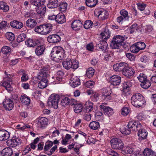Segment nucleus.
<instances>
[{
  "instance_id": "nucleus-1",
  "label": "nucleus",
  "mask_w": 156,
  "mask_h": 156,
  "mask_svg": "<svg viewBox=\"0 0 156 156\" xmlns=\"http://www.w3.org/2000/svg\"><path fill=\"white\" fill-rule=\"evenodd\" d=\"M140 127L141 124L139 122L131 121L129 122L127 126H124L120 128V131L122 134L129 135L131 131H136L137 128Z\"/></svg>"
},
{
  "instance_id": "nucleus-2",
  "label": "nucleus",
  "mask_w": 156,
  "mask_h": 156,
  "mask_svg": "<svg viewBox=\"0 0 156 156\" xmlns=\"http://www.w3.org/2000/svg\"><path fill=\"white\" fill-rule=\"evenodd\" d=\"M51 55L53 59L57 62L62 60L66 57L64 50L60 47H54L51 53Z\"/></svg>"
},
{
  "instance_id": "nucleus-3",
  "label": "nucleus",
  "mask_w": 156,
  "mask_h": 156,
  "mask_svg": "<svg viewBox=\"0 0 156 156\" xmlns=\"http://www.w3.org/2000/svg\"><path fill=\"white\" fill-rule=\"evenodd\" d=\"M131 100L132 105L137 108L142 107L145 103L144 97L140 93L133 94L132 96Z\"/></svg>"
},
{
  "instance_id": "nucleus-4",
  "label": "nucleus",
  "mask_w": 156,
  "mask_h": 156,
  "mask_svg": "<svg viewBox=\"0 0 156 156\" xmlns=\"http://www.w3.org/2000/svg\"><path fill=\"white\" fill-rule=\"evenodd\" d=\"M52 26L50 23L41 25L37 26L34 29L35 31L42 35H46L49 34L52 30Z\"/></svg>"
},
{
  "instance_id": "nucleus-5",
  "label": "nucleus",
  "mask_w": 156,
  "mask_h": 156,
  "mask_svg": "<svg viewBox=\"0 0 156 156\" xmlns=\"http://www.w3.org/2000/svg\"><path fill=\"white\" fill-rule=\"evenodd\" d=\"M124 40V38L122 36H116L113 39L110 46L112 49H118L120 46L124 45V43L123 41Z\"/></svg>"
},
{
  "instance_id": "nucleus-6",
  "label": "nucleus",
  "mask_w": 156,
  "mask_h": 156,
  "mask_svg": "<svg viewBox=\"0 0 156 156\" xmlns=\"http://www.w3.org/2000/svg\"><path fill=\"white\" fill-rule=\"evenodd\" d=\"M59 99L58 95L55 94H52L50 95L48 99L47 104L49 106L56 109L58 107V102Z\"/></svg>"
},
{
  "instance_id": "nucleus-7",
  "label": "nucleus",
  "mask_w": 156,
  "mask_h": 156,
  "mask_svg": "<svg viewBox=\"0 0 156 156\" xmlns=\"http://www.w3.org/2000/svg\"><path fill=\"white\" fill-rule=\"evenodd\" d=\"M62 65L64 68L67 70L71 68L73 69H76L78 67V62L73 59L68 58L62 62Z\"/></svg>"
},
{
  "instance_id": "nucleus-8",
  "label": "nucleus",
  "mask_w": 156,
  "mask_h": 156,
  "mask_svg": "<svg viewBox=\"0 0 156 156\" xmlns=\"http://www.w3.org/2000/svg\"><path fill=\"white\" fill-rule=\"evenodd\" d=\"M112 147L113 149L120 150L123 147V143L122 140L119 138L112 139L111 141Z\"/></svg>"
},
{
  "instance_id": "nucleus-9",
  "label": "nucleus",
  "mask_w": 156,
  "mask_h": 156,
  "mask_svg": "<svg viewBox=\"0 0 156 156\" xmlns=\"http://www.w3.org/2000/svg\"><path fill=\"white\" fill-rule=\"evenodd\" d=\"M94 14L99 19L102 20L106 19L108 16V12L101 8L95 9Z\"/></svg>"
},
{
  "instance_id": "nucleus-10",
  "label": "nucleus",
  "mask_w": 156,
  "mask_h": 156,
  "mask_svg": "<svg viewBox=\"0 0 156 156\" xmlns=\"http://www.w3.org/2000/svg\"><path fill=\"white\" fill-rule=\"evenodd\" d=\"M21 141L20 138L16 137V136H13L11 139L8 140L6 143L8 146L14 147L20 145L21 144Z\"/></svg>"
},
{
  "instance_id": "nucleus-11",
  "label": "nucleus",
  "mask_w": 156,
  "mask_h": 156,
  "mask_svg": "<svg viewBox=\"0 0 156 156\" xmlns=\"http://www.w3.org/2000/svg\"><path fill=\"white\" fill-rule=\"evenodd\" d=\"M49 68L48 67H44L41 69L39 72V74L37 76V79H47L49 73Z\"/></svg>"
},
{
  "instance_id": "nucleus-12",
  "label": "nucleus",
  "mask_w": 156,
  "mask_h": 156,
  "mask_svg": "<svg viewBox=\"0 0 156 156\" xmlns=\"http://www.w3.org/2000/svg\"><path fill=\"white\" fill-rule=\"evenodd\" d=\"M135 71L133 69L127 65L126 66L122 72L123 75L128 78L132 77Z\"/></svg>"
},
{
  "instance_id": "nucleus-13",
  "label": "nucleus",
  "mask_w": 156,
  "mask_h": 156,
  "mask_svg": "<svg viewBox=\"0 0 156 156\" xmlns=\"http://www.w3.org/2000/svg\"><path fill=\"white\" fill-rule=\"evenodd\" d=\"M100 107L101 110L104 111L105 115H107L108 117L111 116L113 113L112 109L109 107L106 106L104 104H102L101 105Z\"/></svg>"
},
{
  "instance_id": "nucleus-14",
  "label": "nucleus",
  "mask_w": 156,
  "mask_h": 156,
  "mask_svg": "<svg viewBox=\"0 0 156 156\" xmlns=\"http://www.w3.org/2000/svg\"><path fill=\"white\" fill-rule=\"evenodd\" d=\"M121 77L117 75L112 76L110 78V82L112 85L116 86L119 85L121 82Z\"/></svg>"
},
{
  "instance_id": "nucleus-15",
  "label": "nucleus",
  "mask_w": 156,
  "mask_h": 156,
  "mask_svg": "<svg viewBox=\"0 0 156 156\" xmlns=\"http://www.w3.org/2000/svg\"><path fill=\"white\" fill-rule=\"evenodd\" d=\"M47 40L49 43H55L61 41V38L58 35L54 34L49 36L47 37Z\"/></svg>"
},
{
  "instance_id": "nucleus-16",
  "label": "nucleus",
  "mask_w": 156,
  "mask_h": 156,
  "mask_svg": "<svg viewBox=\"0 0 156 156\" xmlns=\"http://www.w3.org/2000/svg\"><path fill=\"white\" fill-rule=\"evenodd\" d=\"M12 98L6 99L3 102V105L5 109L8 111L11 110L14 107Z\"/></svg>"
},
{
  "instance_id": "nucleus-17",
  "label": "nucleus",
  "mask_w": 156,
  "mask_h": 156,
  "mask_svg": "<svg viewBox=\"0 0 156 156\" xmlns=\"http://www.w3.org/2000/svg\"><path fill=\"white\" fill-rule=\"evenodd\" d=\"M141 128L142 126L141 125L140 128H137V131L138 130V135L139 137V140H140L146 139L148 134L146 130L144 129H141Z\"/></svg>"
},
{
  "instance_id": "nucleus-18",
  "label": "nucleus",
  "mask_w": 156,
  "mask_h": 156,
  "mask_svg": "<svg viewBox=\"0 0 156 156\" xmlns=\"http://www.w3.org/2000/svg\"><path fill=\"white\" fill-rule=\"evenodd\" d=\"M126 65H128L126 63L124 62H121L115 64L113 66V67L114 69L116 71H122V72Z\"/></svg>"
},
{
  "instance_id": "nucleus-19",
  "label": "nucleus",
  "mask_w": 156,
  "mask_h": 156,
  "mask_svg": "<svg viewBox=\"0 0 156 156\" xmlns=\"http://www.w3.org/2000/svg\"><path fill=\"white\" fill-rule=\"evenodd\" d=\"M10 133L7 131L4 130H0V141H5L9 137Z\"/></svg>"
},
{
  "instance_id": "nucleus-20",
  "label": "nucleus",
  "mask_w": 156,
  "mask_h": 156,
  "mask_svg": "<svg viewBox=\"0 0 156 156\" xmlns=\"http://www.w3.org/2000/svg\"><path fill=\"white\" fill-rule=\"evenodd\" d=\"M25 44L29 47H34L36 45H38L40 44V42L39 40H33L29 39L25 41Z\"/></svg>"
},
{
  "instance_id": "nucleus-21",
  "label": "nucleus",
  "mask_w": 156,
  "mask_h": 156,
  "mask_svg": "<svg viewBox=\"0 0 156 156\" xmlns=\"http://www.w3.org/2000/svg\"><path fill=\"white\" fill-rule=\"evenodd\" d=\"M82 24L80 20H74L71 24V27L73 29L75 30L80 29Z\"/></svg>"
},
{
  "instance_id": "nucleus-22",
  "label": "nucleus",
  "mask_w": 156,
  "mask_h": 156,
  "mask_svg": "<svg viewBox=\"0 0 156 156\" xmlns=\"http://www.w3.org/2000/svg\"><path fill=\"white\" fill-rule=\"evenodd\" d=\"M56 22L58 24H62L66 22L65 17L62 13L57 15Z\"/></svg>"
},
{
  "instance_id": "nucleus-23",
  "label": "nucleus",
  "mask_w": 156,
  "mask_h": 156,
  "mask_svg": "<svg viewBox=\"0 0 156 156\" xmlns=\"http://www.w3.org/2000/svg\"><path fill=\"white\" fill-rule=\"evenodd\" d=\"M86 106L83 109V112L84 113H89L93 109V103L89 101L86 104Z\"/></svg>"
},
{
  "instance_id": "nucleus-24",
  "label": "nucleus",
  "mask_w": 156,
  "mask_h": 156,
  "mask_svg": "<svg viewBox=\"0 0 156 156\" xmlns=\"http://www.w3.org/2000/svg\"><path fill=\"white\" fill-rule=\"evenodd\" d=\"M11 26L17 29H20L23 27V23L16 20H14L10 23Z\"/></svg>"
},
{
  "instance_id": "nucleus-25",
  "label": "nucleus",
  "mask_w": 156,
  "mask_h": 156,
  "mask_svg": "<svg viewBox=\"0 0 156 156\" xmlns=\"http://www.w3.org/2000/svg\"><path fill=\"white\" fill-rule=\"evenodd\" d=\"M45 49V48L43 45L39 44L35 49V53L38 56L41 55L43 53Z\"/></svg>"
},
{
  "instance_id": "nucleus-26",
  "label": "nucleus",
  "mask_w": 156,
  "mask_h": 156,
  "mask_svg": "<svg viewBox=\"0 0 156 156\" xmlns=\"http://www.w3.org/2000/svg\"><path fill=\"white\" fill-rule=\"evenodd\" d=\"M97 46L102 51H105L108 47L107 43L105 41H100L97 44Z\"/></svg>"
},
{
  "instance_id": "nucleus-27",
  "label": "nucleus",
  "mask_w": 156,
  "mask_h": 156,
  "mask_svg": "<svg viewBox=\"0 0 156 156\" xmlns=\"http://www.w3.org/2000/svg\"><path fill=\"white\" fill-rule=\"evenodd\" d=\"M144 156H156V153L151 149L146 148L143 152Z\"/></svg>"
},
{
  "instance_id": "nucleus-28",
  "label": "nucleus",
  "mask_w": 156,
  "mask_h": 156,
  "mask_svg": "<svg viewBox=\"0 0 156 156\" xmlns=\"http://www.w3.org/2000/svg\"><path fill=\"white\" fill-rule=\"evenodd\" d=\"M37 22L34 19L30 18L26 21V26L29 28H34L36 25Z\"/></svg>"
},
{
  "instance_id": "nucleus-29",
  "label": "nucleus",
  "mask_w": 156,
  "mask_h": 156,
  "mask_svg": "<svg viewBox=\"0 0 156 156\" xmlns=\"http://www.w3.org/2000/svg\"><path fill=\"white\" fill-rule=\"evenodd\" d=\"M35 9L37 13L43 15L46 12V8L43 4V5H41L40 6L36 7Z\"/></svg>"
},
{
  "instance_id": "nucleus-30",
  "label": "nucleus",
  "mask_w": 156,
  "mask_h": 156,
  "mask_svg": "<svg viewBox=\"0 0 156 156\" xmlns=\"http://www.w3.org/2000/svg\"><path fill=\"white\" fill-rule=\"evenodd\" d=\"M58 6V0H50L49 1L47 6L50 8H55Z\"/></svg>"
},
{
  "instance_id": "nucleus-31",
  "label": "nucleus",
  "mask_w": 156,
  "mask_h": 156,
  "mask_svg": "<svg viewBox=\"0 0 156 156\" xmlns=\"http://www.w3.org/2000/svg\"><path fill=\"white\" fill-rule=\"evenodd\" d=\"M40 81L38 83V87L41 89H43L48 86V80L43 79H39Z\"/></svg>"
},
{
  "instance_id": "nucleus-32",
  "label": "nucleus",
  "mask_w": 156,
  "mask_h": 156,
  "mask_svg": "<svg viewBox=\"0 0 156 156\" xmlns=\"http://www.w3.org/2000/svg\"><path fill=\"white\" fill-rule=\"evenodd\" d=\"M20 99L22 103L24 105H28L30 103V99L29 97L25 94L21 95Z\"/></svg>"
},
{
  "instance_id": "nucleus-33",
  "label": "nucleus",
  "mask_w": 156,
  "mask_h": 156,
  "mask_svg": "<svg viewBox=\"0 0 156 156\" xmlns=\"http://www.w3.org/2000/svg\"><path fill=\"white\" fill-rule=\"evenodd\" d=\"M45 0H30L31 4L37 7L41 5H43L44 4Z\"/></svg>"
},
{
  "instance_id": "nucleus-34",
  "label": "nucleus",
  "mask_w": 156,
  "mask_h": 156,
  "mask_svg": "<svg viewBox=\"0 0 156 156\" xmlns=\"http://www.w3.org/2000/svg\"><path fill=\"white\" fill-rule=\"evenodd\" d=\"M110 89L109 88H103L101 90L102 94L104 98L105 99L107 97H109L111 94Z\"/></svg>"
},
{
  "instance_id": "nucleus-35",
  "label": "nucleus",
  "mask_w": 156,
  "mask_h": 156,
  "mask_svg": "<svg viewBox=\"0 0 156 156\" xmlns=\"http://www.w3.org/2000/svg\"><path fill=\"white\" fill-rule=\"evenodd\" d=\"M9 7L5 2H0V9L4 12H7L9 9Z\"/></svg>"
},
{
  "instance_id": "nucleus-36",
  "label": "nucleus",
  "mask_w": 156,
  "mask_h": 156,
  "mask_svg": "<svg viewBox=\"0 0 156 156\" xmlns=\"http://www.w3.org/2000/svg\"><path fill=\"white\" fill-rule=\"evenodd\" d=\"M98 2V0H86V5L92 8L95 7Z\"/></svg>"
},
{
  "instance_id": "nucleus-37",
  "label": "nucleus",
  "mask_w": 156,
  "mask_h": 156,
  "mask_svg": "<svg viewBox=\"0 0 156 156\" xmlns=\"http://www.w3.org/2000/svg\"><path fill=\"white\" fill-rule=\"evenodd\" d=\"M74 111L76 113H79L83 112V106L81 104H77L75 105L74 106Z\"/></svg>"
},
{
  "instance_id": "nucleus-38",
  "label": "nucleus",
  "mask_w": 156,
  "mask_h": 156,
  "mask_svg": "<svg viewBox=\"0 0 156 156\" xmlns=\"http://www.w3.org/2000/svg\"><path fill=\"white\" fill-rule=\"evenodd\" d=\"M89 127L93 130H96L100 127L99 123L98 122L93 121L90 123Z\"/></svg>"
},
{
  "instance_id": "nucleus-39",
  "label": "nucleus",
  "mask_w": 156,
  "mask_h": 156,
  "mask_svg": "<svg viewBox=\"0 0 156 156\" xmlns=\"http://www.w3.org/2000/svg\"><path fill=\"white\" fill-rule=\"evenodd\" d=\"M71 86L73 87H75L80 84V82L79 79L77 77H75L71 80Z\"/></svg>"
},
{
  "instance_id": "nucleus-40",
  "label": "nucleus",
  "mask_w": 156,
  "mask_h": 156,
  "mask_svg": "<svg viewBox=\"0 0 156 156\" xmlns=\"http://www.w3.org/2000/svg\"><path fill=\"white\" fill-rule=\"evenodd\" d=\"M0 85L4 87L8 91H11L12 90V88L11 87L10 84L7 82L4 81L2 83H1Z\"/></svg>"
},
{
  "instance_id": "nucleus-41",
  "label": "nucleus",
  "mask_w": 156,
  "mask_h": 156,
  "mask_svg": "<svg viewBox=\"0 0 156 156\" xmlns=\"http://www.w3.org/2000/svg\"><path fill=\"white\" fill-rule=\"evenodd\" d=\"M11 51V50L10 47L7 46H3L1 49L2 52L5 55L9 54Z\"/></svg>"
},
{
  "instance_id": "nucleus-42",
  "label": "nucleus",
  "mask_w": 156,
  "mask_h": 156,
  "mask_svg": "<svg viewBox=\"0 0 156 156\" xmlns=\"http://www.w3.org/2000/svg\"><path fill=\"white\" fill-rule=\"evenodd\" d=\"M53 145V142L51 141L48 140L45 144V145L44 147V151L46 152L49 150L50 148Z\"/></svg>"
},
{
  "instance_id": "nucleus-43",
  "label": "nucleus",
  "mask_w": 156,
  "mask_h": 156,
  "mask_svg": "<svg viewBox=\"0 0 156 156\" xmlns=\"http://www.w3.org/2000/svg\"><path fill=\"white\" fill-rule=\"evenodd\" d=\"M120 16H122L126 20H128L129 17L128 15V12L125 9H122L120 11Z\"/></svg>"
},
{
  "instance_id": "nucleus-44",
  "label": "nucleus",
  "mask_w": 156,
  "mask_h": 156,
  "mask_svg": "<svg viewBox=\"0 0 156 156\" xmlns=\"http://www.w3.org/2000/svg\"><path fill=\"white\" fill-rule=\"evenodd\" d=\"M70 99L67 97H63L61 102V105L63 106H65L69 104Z\"/></svg>"
},
{
  "instance_id": "nucleus-45",
  "label": "nucleus",
  "mask_w": 156,
  "mask_h": 156,
  "mask_svg": "<svg viewBox=\"0 0 156 156\" xmlns=\"http://www.w3.org/2000/svg\"><path fill=\"white\" fill-rule=\"evenodd\" d=\"M95 72L94 69L91 67L89 68L86 72V75L87 76L90 78L93 76Z\"/></svg>"
},
{
  "instance_id": "nucleus-46",
  "label": "nucleus",
  "mask_w": 156,
  "mask_h": 156,
  "mask_svg": "<svg viewBox=\"0 0 156 156\" xmlns=\"http://www.w3.org/2000/svg\"><path fill=\"white\" fill-rule=\"evenodd\" d=\"M151 83L147 80L141 83L140 86L143 88L147 89L151 86Z\"/></svg>"
},
{
  "instance_id": "nucleus-47",
  "label": "nucleus",
  "mask_w": 156,
  "mask_h": 156,
  "mask_svg": "<svg viewBox=\"0 0 156 156\" xmlns=\"http://www.w3.org/2000/svg\"><path fill=\"white\" fill-rule=\"evenodd\" d=\"M48 122V119L45 117H41L38 120V123H40L42 126L47 125Z\"/></svg>"
},
{
  "instance_id": "nucleus-48",
  "label": "nucleus",
  "mask_w": 156,
  "mask_h": 156,
  "mask_svg": "<svg viewBox=\"0 0 156 156\" xmlns=\"http://www.w3.org/2000/svg\"><path fill=\"white\" fill-rule=\"evenodd\" d=\"M13 153V151L12 149L9 148V149H7V150H3L2 151V154H3L6 156H11L12 154Z\"/></svg>"
},
{
  "instance_id": "nucleus-49",
  "label": "nucleus",
  "mask_w": 156,
  "mask_h": 156,
  "mask_svg": "<svg viewBox=\"0 0 156 156\" xmlns=\"http://www.w3.org/2000/svg\"><path fill=\"white\" fill-rule=\"evenodd\" d=\"M137 78L140 82H141V83L145 82V81L147 80V76L143 73L140 74L137 77Z\"/></svg>"
},
{
  "instance_id": "nucleus-50",
  "label": "nucleus",
  "mask_w": 156,
  "mask_h": 156,
  "mask_svg": "<svg viewBox=\"0 0 156 156\" xmlns=\"http://www.w3.org/2000/svg\"><path fill=\"white\" fill-rule=\"evenodd\" d=\"M130 50L133 53H136L138 52L140 50L137 47L136 44H134L130 47Z\"/></svg>"
},
{
  "instance_id": "nucleus-51",
  "label": "nucleus",
  "mask_w": 156,
  "mask_h": 156,
  "mask_svg": "<svg viewBox=\"0 0 156 156\" xmlns=\"http://www.w3.org/2000/svg\"><path fill=\"white\" fill-rule=\"evenodd\" d=\"M67 6V3L64 2L61 3L58 6L60 11L63 12L66 10Z\"/></svg>"
},
{
  "instance_id": "nucleus-52",
  "label": "nucleus",
  "mask_w": 156,
  "mask_h": 156,
  "mask_svg": "<svg viewBox=\"0 0 156 156\" xmlns=\"http://www.w3.org/2000/svg\"><path fill=\"white\" fill-rule=\"evenodd\" d=\"M93 23L90 20H86L83 25L85 29H88L90 27H92Z\"/></svg>"
},
{
  "instance_id": "nucleus-53",
  "label": "nucleus",
  "mask_w": 156,
  "mask_h": 156,
  "mask_svg": "<svg viewBox=\"0 0 156 156\" xmlns=\"http://www.w3.org/2000/svg\"><path fill=\"white\" fill-rule=\"evenodd\" d=\"M123 85L122 88L124 91H125L128 88L131 87L132 85L131 83L129 81H128L126 82H125L123 84Z\"/></svg>"
},
{
  "instance_id": "nucleus-54",
  "label": "nucleus",
  "mask_w": 156,
  "mask_h": 156,
  "mask_svg": "<svg viewBox=\"0 0 156 156\" xmlns=\"http://www.w3.org/2000/svg\"><path fill=\"white\" fill-rule=\"evenodd\" d=\"M26 38V35L24 34H20L17 39V41L18 43L24 41Z\"/></svg>"
},
{
  "instance_id": "nucleus-55",
  "label": "nucleus",
  "mask_w": 156,
  "mask_h": 156,
  "mask_svg": "<svg viewBox=\"0 0 156 156\" xmlns=\"http://www.w3.org/2000/svg\"><path fill=\"white\" fill-rule=\"evenodd\" d=\"M6 37L10 41H12L15 39L14 34L11 32L7 33L6 34Z\"/></svg>"
},
{
  "instance_id": "nucleus-56",
  "label": "nucleus",
  "mask_w": 156,
  "mask_h": 156,
  "mask_svg": "<svg viewBox=\"0 0 156 156\" xmlns=\"http://www.w3.org/2000/svg\"><path fill=\"white\" fill-rule=\"evenodd\" d=\"M95 84L94 82L93 81H89L86 82L85 86L89 88H92L94 87Z\"/></svg>"
},
{
  "instance_id": "nucleus-57",
  "label": "nucleus",
  "mask_w": 156,
  "mask_h": 156,
  "mask_svg": "<svg viewBox=\"0 0 156 156\" xmlns=\"http://www.w3.org/2000/svg\"><path fill=\"white\" fill-rule=\"evenodd\" d=\"M78 132L80 135V140H86V134L81 131H79Z\"/></svg>"
},
{
  "instance_id": "nucleus-58",
  "label": "nucleus",
  "mask_w": 156,
  "mask_h": 156,
  "mask_svg": "<svg viewBox=\"0 0 156 156\" xmlns=\"http://www.w3.org/2000/svg\"><path fill=\"white\" fill-rule=\"evenodd\" d=\"M106 152L107 154L112 156H118V154L115 151L111 149L107 150Z\"/></svg>"
},
{
  "instance_id": "nucleus-59",
  "label": "nucleus",
  "mask_w": 156,
  "mask_h": 156,
  "mask_svg": "<svg viewBox=\"0 0 156 156\" xmlns=\"http://www.w3.org/2000/svg\"><path fill=\"white\" fill-rule=\"evenodd\" d=\"M113 56V54L111 52H108L106 55L105 56L104 59L106 61L111 60Z\"/></svg>"
},
{
  "instance_id": "nucleus-60",
  "label": "nucleus",
  "mask_w": 156,
  "mask_h": 156,
  "mask_svg": "<svg viewBox=\"0 0 156 156\" xmlns=\"http://www.w3.org/2000/svg\"><path fill=\"white\" fill-rule=\"evenodd\" d=\"M129 109L127 107H124L122 109L121 114L124 116H126L129 112Z\"/></svg>"
},
{
  "instance_id": "nucleus-61",
  "label": "nucleus",
  "mask_w": 156,
  "mask_h": 156,
  "mask_svg": "<svg viewBox=\"0 0 156 156\" xmlns=\"http://www.w3.org/2000/svg\"><path fill=\"white\" fill-rule=\"evenodd\" d=\"M137 46L140 50L144 49L146 46L145 44L143 42H138L136 43Z\"/></svg>"
},
{
  "instance_id": "nucleus-62",
  "label": "nucleus",
  "mask_w": 156,
  "mask_h": 156,
  "mask_svg": "<svg viewBox=\"0 0 156 156\" xmlns=\"http://www.w3.org/2000/svg\"><path fill=\"white\" fill-rule=\"evenodd\" d=\"M126 57L130 61H134L135 59V56L134 55L130 53H127L126 54Z\"/></svg>"
},
{
  "instance_id": "nucleus-63",
  "label": "nucleus",
  "mask_w": 156,
  "mask_h": 156,
  "mask_svg": "<svg viewBox=\"0 0 156 156\" xmlns=\"http://www.w3.org/2000/svg\"><path fill=\"white\" fill-rule=\"evenodd\" d=\"M123 151L126 154H132L134 151V150L133 148L128 147L124 149Z\"/></svg>"
},
{
  "instance_id": "nucleus-64",
  "label": "nucleus",
  "mask_w": 156,
  "mask_h": 156,
  "mask_svg": "<svg viewBox=\"0 0 156 156\" xmlns=\"http://www.w3.org/2000/svg\"><path fill=\"white\" fill-rule=\"evenodd\" d=\"M8 24L6 21H2L0 23V30H3L6 27H8Z\"/></svg>"
}]
</instances>
